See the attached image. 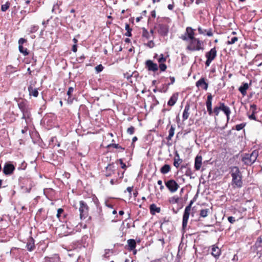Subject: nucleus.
Segmentation results:
<instances>
[{
	"mask_svg": "<svg viewBox=\"0 0 262 262\" xmlns=\"http://www.w3.org/2000/svg\"><path fill=\"white\" fill-rule=\"evenodd\" d=\"M189 110L190 105L189 104H187L185 106V108L183 113L182 117L183 121L186 120L188 118L189 115Z\"/></svg>",
	"mask_w": 262,
	"mask_h": 262,
	"instance_id": "22",
	"label": "nucleus"
},
{
	"mask_svg": "<svg viewBox=\"0 0 262 262\" xmlns=\"http://www.w3.org/2000/svg\"><path fill=\"white\" fill-rule=\"evenodd\" d=\"M155 28L157 29L158 33L162 36H166L169 31V27L166 24H158L155 26Z\"/></svg>",
	"mask_w": 262,
	"mask_h": 262,
	"instance_id": "5",
	"label": "nucleus"
},
{
	"mask_svg": "<svg viewBox=\"0 0 262 262\" xmlns=\"http://www.w3.org/2000/svg\"><path fill=\"white\" fill-rule=\"evenodd\" d=\"M145 67L150 71L155 72L158 70L157 64L154 63L151 60L146 61Z\"/></svg>",
	"mask_w": 262,
	"mask_h": 262,
	"instance_id": "11",
	"label": "nucleus"
},
{
	"mask_svg": "<svg viewBox=\"0 0 262 262\" xmlns=\"http://www.w3.org/2000/svg\"><path fill=\"white\" fill-rule=\"evenodd\" d=\"M186 49L191 51L204 50L203 42L196 38L191 39Z\"/></svg>",
	"mask_w": 262,
	"mask_h": 262,
	"instance_id": "2",
	"label": "nucleus"
},
{
	"mask_svg": "<svg viewBox=\"0 0 262 262\" xmlns=\"http://www.w3.org/2000/svg\"><path fill=\"white\" fill-rule=\"evenodd\" d=\"M150 213L152 214H155V212L159 213L160 212V208L157 207L155 204H152L149 206Z\"/></svg>",
	"mask_w": 262,
	"mask_h": 262,
	"instance_id": "23",
	"label": "nucleus"
},
{
	"mask_svg": "<svg viewBox=\"0 0 262 262\" xmlns=\"http://www.w3.org/2000/svg\"><path fill=\"white\" fill-rule=\"evenodd\" d=\"M133 187H128L126 189V190L129 192L130 195L132 194V191L133 190Z\"/></svg>",
	"mask_w": 262,
	"mask_h": 262,
	"instance_id": "61",
	"label": "nucleus"
},
{
	"mask_svg": "<svg viewBox=\"0 0 262 262\" xmlns=\"http://www.w3.org/2000/svg\"><path fill=\"white\" fill-rule=\"evenodd\" d=\"M125 30H126V32L125 33V35L126 36H132V33L131 31L132 29L130 28L129 25L128 24H125Z\"/></svg>",
	"mask_w": 262,
	"mask_h": 262,
	"instance_id": "32",
	"label": "nucleus"
},
{
	"mask_svg": "<svg viewBox=\"0 0 262 262\" xmlns=\"http://www.w3.org/2000/svg\"><path fill=\"white\" fill-rule=\"evenodd\" d=\"M127 244L130 250H133L135 249L136 246V241L133 239H130L127 241Z\"/></svg>",
	"mask_w": 262,
	"mask_h": 262,
	"instance_id": "27",
	"label": "nucleus"
},
{
	"mask_svg": "<svg viewBox=\"0 0 262 262\" xmlns=\"http://www.w3.org/2000/svg\"><path fill=\"white\" fill-rule=\"evenodd\" d=\"M143 35L147 38H148V32L146 30L143 32Z\"/></svg>",
	"mask_w": 262,
	"mask_h": 262,
	"instance_id": "63",
	"label": "nucleus"
},
{
	"mask_svg": "<svg viewBox=\"0 0 262 262\" xmlns=\"http://www.w3.org/2000/svg\"><path fill=\"white\" fill-rule=\"evenodd\" d=\"M181 38L183 40H189V38H188V36H187V35H186V33H185L184 35H182L181 36Z\"/></svg>",
	"mask_w": 262,
	"mask_h": 262,
	"instance_id": "56",
	"label": "nucleus"
},
{
	"mask_svg": "<svg viewBox=\"0 0 262 262\" xmlns=\"http://www.w3.org/2000/svg\"><path fill=\"white\" fill-rule=\"evenodd\" d=\"M242 161L247 165H251L254 162V160L252 161V159L249 154H246L243 156Z\"/></svg>",
	"mask_w": 262,
	"mask_h": 262,
	"instance_id": "14",
	"label": "nucleus"
},
{
	"mask_svg": "<svg viewBox=\"0 0 262 262\" xmlns=\"http://www.w3.org/2000/svg\"><path fill=\"white\" fill-rule=\"evenodd\" d=\"M165 185L168 190L172 193L176 192L179 186L174 180H170L165 182Z\"/></svg>",
	"mask_w": 262,
	"mask_h": 262,
	"instance_id": "6",
	"label": "nucleus"
},
{
	"mask_svg": "<svg viewBox=\"0 0 262 262\" xmlns=\"http://www.w3.org/2000/svg\"><path fill=\"white\" fill-rule=\"evenodd\" d=\"M14 170V166L12 164L8 162L6 163L4 166L3 172L6 175H10L13 173Z\"/></svg>",
	"mask_w": 262,
	"mask_h": 262,
	"instance_id": "9",
	"label": "nucleus"
},
{
	"mask_svg": "<svg viewBox=\"0 0 262 262\" xmlns=\"http://www.w3.org/2000/svg\"><path fill=\"white\" fill-rule=\"evenodd\" d=\"M221 111L220 105L219 106H215L213 108V113L215 116H217L219 114L220 111Z\"/></svg>",
	"mask_w": 262,
	"mask_h": 262,
	"instance_id": "39",
	"label": "nucleus"
},
{
	"mask_svg": "<svg viewBox=\"0 0 262 262\" xmlns=\"http://www.w3.org/2000/svg\"><path fill=\"white\" fill-rule=\"evenodd\" d=\"M171 169V167L168 164L164 165L160 169V172L162 174H166L169 172Z\"/></svg>",
	"mask_w": 262,
	"mask_h": 262,
	"instance_id": "24",
	"label": "nucleus"
},
{
	"mask_svg": "<svg viewBox=\"0 0 262 262\" xmlns=\"http://www.w3.org/2000/svg\"><path fill=\"white\" fill-rule=\"evenodd\" d=\"M135 128L134 126H130L127 129V133L130 135H133L134 133Z\"/></svg>",
	"mask_w": 262,
	"mask_h": 262,
	"instance_id": "41",
	"label": "nucleus"
},
{
	"mask_svg": "<svg viewBox=\"0 0 262 262\" xmlns=\"http://www.w3.org/2000/svg\"><path fill=\"white\" fill-rule=\"evenodd\" d=\"M203 3V0H196L195 4L198 5Z\"/></svg>",
	"mask_w": 262,
	"mask_h": 262,
	"instance_id": "64",
	"label": "nucleus"
},
{
	"mask_svg": "<svg viewBox=\"0 0 262 262\" xmlns=\"http://www.w3.org/2000/svg\"><path fill=\"white\" fill-rule=\"evenodd\" d=\"M194 30L191 27H187L186 29V35L188 36L189 40L194 38Z\"/></svg>",
	"mask_w": 262,
	"mask_h": 262,
	"instance_id": "20",
	"label": "nucleus"
},
{
	"mask_svg": "<svg viewBox=\"0 0 262 262\" xmlns=\"http://www.w3.org/2000/svg\"><path fill=\"white\" fill-rule=\"evenodd\" d=\"M196 86L198 88L201 87L205 90H207L208 84L205 82L204 78H201L196 82Z\"/></svg>",
	"mask_w": 262,
	"mask_h": 262,
	"instance_id": "16",
	"label": "nucleus"
},
{
	"mask_svg": "<svg viewBox=\"0 0 262 262\" xmlns=\"http://www.w3.org/2000/svg\"><path fill=\"white\" fill-rule=\"evenodd\" d=\"M206 35L208 36H211L213 35V33L210 29L208 30V31L206 30Z\"/></svg>",
	"mask_w": 262,
	"mask_h": 262,
	"instance_id": "59",
	"label": "nucleus"
},
{
	"mask_svg": "<svg viewBox=\"0 0 262 262\" xmlns=\"http://www.w3.org/2000/svg\"><path fill=\"white\" fill-rule=\"evenodd\" d=\"M211 254L215 258H218L221 255V250L215 245H213L211 248Z\"/></svg>",
	"mask_w": 262,
	"mask_h": 262,
	"instance_id": "19",
	"label": "nucleus"
},
{
	"mask_svg": "<svg viewBox=\"0 0 262 262\" xmlns=\"http://www.w3.org/2000/svg\"><path fill=\"white\" fill-rule=\"evenodd\" d=\"M38 29V27L37 26H33L30 28V32L31 33H34L37 31V30Z\"/></svg>",
	"mask_w": 262,
	"mask_h": 262,
	"instance_id": "45",
	"label": "nucleus"
},
{
	"mask_svg": "<svg viewBox=\"0 0 262 262\" xmlns=\"http://www.w3.org/2000/svg\"><path fill=\"white\" fill-rule=\"evenodd\" d=\"M18 49L19 52L23 54L24 55L26 56L29 54L27 49L24 48V47L21 45L18 46Z\"/></svg>",
	"mask_w": 262,
	"mask_h": 262,
	"instance_id": "30",
	"label": "nucleus"
},
{
	"mask_svg": "<svg viewBox=\"0 0 262 262\" xmlns=\"http://www.w3.org/2000/svg\"><path fill=\"white\" fill-rule=\"evenodd\" d=\"M158 61L160 63H163L166 61V58L164 57L163 54H161L160 57L157 59Z\"/></svg>",
	"mask_w": 262,
	"mask_h": 262,
	"instance_id": "38",
	"label": "nucleus"
},
{
	"mask_svg": "<svg viewBox=\"0 0 262 262\" xmlns=\"http://www.w3.org/2000/svg\"><path fill=\"white\" fill-rule=\"evenodd\" d=\"M228 220L231 224H233L235 222V218L233 216H229L228 217Z\"/></svg>",
	"mask_w": 262,
	"mask_h": 262,
	"instance_id": "51",
	"label": "nucleus"
},
{
	"mask_svg": "<svg viewBox=\"0 0 262 262\" xmlns=\"http://www.w3.org/2000/svg\"><path fill=\"white\" fill-rule=\"evenodd\" d=\"M103 68L102 64H99L95 67V70L97 73H99L103 70Z\"/></svg>",
	"mask_w": 262,
	"mask_h": 262,
	"instance_id": "42",
	"label": "nucleus"
},
{
	"mask_svg": "<svg viewBox=\"0 0 262 262\" xmlns=\"http://www.w3.org/2000/svg\"><path fill=\"white\" fill-rule=\"evenodd\" d=\"M232 185L233 188H241L243 186L242 175L239 168L233 167L231 168Z\"/></svg>",
	"mask_w": 262,
	"mask_h": 262,
	"instance_id": "1",
	"label": "nucleus"
},
{
	"mask_svg": "<svg viewBox=\"0 0 262 262\" xmlns=\"http://www.w3.org/2000/svg\"><path fill=\"white\" fill-rule=\"evenodd\" d=\"M202 157L201 155H198L195 158L194 168L195 170H199L202 166Z\"/></svg>",
	"mask_w": 262,
	"mask_h": 262,
	"instance_id": "17",
	"label": "nucleus"
},
{
	"mask_svg": "<svg viewBox=\"0 0 262 262\" xmlns=\"http://www.w3.org/2000/svg\"><path fill=\"white\" fill-rule=\"evenodd\" d=\"M89 207L87 204L83 201L79 202V211L80 212V217L81 219H84L89 215Z\"/></svg>",
	"mask_w": 262,
	"mask_h": 262,
	"instance_id": "3",
	"label": "nucleus"
},
{
	"mask_svg": "<svg viewBox=\"0 0 262 262\" xmlns=\"http://www.w3.org/2000/svg\"><path fill=\"white\" fill-rule=\"evenodd\" d=\"M190 212L189 207H186L183 216L182 227L183 229L185 228L187 226Z\"/></svg>",
	"mask_w": 262,
	"mask_h": 262,
	"instance_id": "10",
	"label": "nucleus"
},
{
	"mask_svg": "<svg viewBox=\"0 0 262 262\" xmlns=\"http://www.w3.org/2000/svg\"><path fill=\"white\" fill-rule=\"evenodd\" d=\"M93 201H94V202L96 204V205L97 206H98V204H99V202H98V199L97 198H96L95 196H94L93 198Z\"/></svg>",
	"mask_w": 262,
	"mask_h": 262,
	"instance_id": "57",
	"label": "nucleus"
},
{
	"mask_svg": "<svg viewBox=\"0 0 262 262\" xmlns=\"http://www.w3.org/2000/svg\"><path fill=\"white\" fill-rule=\"evenodd\" d=\"M63 212V210L61 208H59L57 210V217L58 218H59V217L60 216V215L61 213H62Z\"/></svg>",
	"mask_w": 262,
	"mask_h": 262,
	"instance_id": "49",
	"label": "nucleus"
},
{
	"mask_svg": "<svg viewBox=\"0 0 262 262\" xmlns=\"http://www.w3.org/2000/svg\"><path fill=\"white\" fill-rule=\"evenodd\" d=\"M147 46L148 47H149V48H151L154 47L155 43L154 42V41L152 40H150L148 42V43H147Z\"/></svg>",
	"mask_w": 262,
	"mask_h": 262,
	"instance_id": "50",
	"label": "nucleus"
},
{
	"mask_svg": "<svg viewBox=\"0 0 262 262\" xmlns=\"http://www.w3.org/2000/svg\"><path fill=\"white\" fill-rule=\"evenodd\" d=\"M26 247L29 251H32L34 249L35 246L33 238H31L27 244Z\"/></svg>",
	"mask_w": 262,
	"mask_h": 262,
	"instance_id": "26",
	"label": "nucleus"
},
{
	"mask_svg": "<svg viewBox=\"0 0 262 262\" xmlns=\"http://www.w3.org/2000/svg\"><path fill=\"white\" fill-rule=\"evenodd\" d=\"M198 31L200 34H204L206 32V30L203 29L201 27H199L198 28Z\"/></svg>",
	"mask_w": 262,
	"mask_h": 262,
	"instance_id": "52",
	"label": "nucleus"
},
{
	"mask_svg": "<svg viewBox=\"0 0 262 262\" xmlns=\"http://www.w3.org/2000/svg\"><path fill=\"white\" fill-rule=\"evenodd\" d=\"M170 83H168V85H170V84H172L174 81H175V78L174 77H170Z\"/></svg>",
	"mask_w": 262,
	"mask_h": 262,
	"instance_id": "55",
	"label": "nucleus"
},
{
	"mask_svg": "<svg viewBox=\"0 0 262 262\" xmlns=\"http://www.w3.org/2000/svg\"><path fill=\"white\" fill-rule=\"evenodd\" d=\"M217 55V51L215 48H212L209 52H207L205 56L207 60L205 62V65L209 67L211 62L215 58Z\"/></svg>",
	"mask_w": 262,
	"mask_h": 262,
	"instance_id": "4",
	"label": "nucleus"
},
{
	"mask_svg": "<svg viewBox=\"0 0 262 262\" xmlns=\"http://www.w3.org/2000/svg\"><path fill=\"white\" fill-rule=\"evenodd\" d=\"M238 40V38L237 37H233L230 38V39L228 40L227 41V44L232 45L234 43Z\"/></svg>",
	"mask_w": 262,
	"mask_h": 262,
	"instance_id": "36",
	"label": "nucleus"
},
{
	"mask_svg": "<svg viewBox=\"0 0 262 262\" xmlns=\"http://www.w3.org/2000/svg\"><path fill=\"white\" fill-rule=\"evenodd\" d=\"M245 125H246V123H241V124L236 125L235 126V128L236 130H240L242 129L245 127Z\"/></svg>",
	"mask_w": 262,
	"mask_h": 262,
	"instance_id": "40",
	"label": "nucleus"
},
{
	"mask_svg": "<svg viewBox=\"0 0 262 262\" xmlns=\"http://www.w3.org/2000/svg\"><path fill=\"white\" fill-rule=\"evenodd\" d=\"M185 174L187 176L189 177L190 178H194V177L192 176L193 172H192L191 169L189 168H187V169L185 171Z\"/></svg>",
	"mask_w": 262,
	"mask_h": 262,
	"instance_id": "37",
	"label": "nucleus"
},
{
	"mask_svg": "<svg viewBox=\"0 0 262 262\" xmlns=\"http://www.w3.org/2000/svg\"><path fill=\"white\" fill-rule=\"evenodd\" d=\"M249 88L248 84L247 83H245L243 85L241 86L239 88V91L242 93L243 96H245L246 94V91Z\"/></svg>",
	"mask_w": 262,
	"mask_h": 262,
	"instance_id": "25",
	"label": "nucleus"
},
{
	"mask_svg": "<svg viewBox=\"0 0 262 262\" xmlns=\"http://www.w3.org/2000/svg\"><path fill=\"white\" fill-rule=\"evenodd\" d=\"M261 244L262 238L260 237H258L254 245L252 247V249L256 252L257 254H258L261 251Z\"/></svg>",
	"mask_w": 262,
	"mask_h": 262,
	"instance_id": "13",
	"label": "nucleus"
},
{
	"mask_svg": "<svg viewBox=\"0 0 262 262\" xmlns=\"http://www.w3.org/2000/svg\"><path fill=\"white\" fill-rule=\"evenodd\" d=\"M72 51L74 52H77V45H74L72 47Z\"/></svg>",
	"mask_w": 262,
	"mask_h": 262,
	"instance_id": "62",
	"label": "nucleus"
},
{
	"mask_svg": "<svg viewBox=\"0 0 262 262\" xmlns=\"http://www.w3.org/2000/svg\"><path fill=\"white\" fill-rule=\"evenodd\" d=\"M95 220L98 223H102L104 221L103 213L101 208H99L97 211V214L94 216Z\"/></svg>",
	"mask_w": 262,
	"mask_h": 262,
	"instance_id": "18",
	"label": "nucleus"
},
{
	"mask_svg": "<svg viewBox=\"0 0 262 262\" xmlns=\"http://www.w3.org/2000/svg\"><path fill=\"white\" fill-rule=\"evenodd\" d=\"M118 161L119 162V163L121 165V168L122 169H125L126 168V166L125 164L123 162L122 159H120L118 160Z\"/></svg>",
	"mask_w": 262,
	"mask_h": 262,
	"instance_id": "46",
	"label": "nucleus"
},
{
	"mask_svg": "<svg viewBox=\"0 0 262 262\" xmlns=\"http://www.w3.org/2000/svg\"><path fill=\"white\" fill-rule=\"evenodd\" d=\"M10 7V3L7 2L5 4L2 5L1 7V10L2 11H6Z\"/></svg>",
	"mask_w": 262,
	"mask_h": 262,
	"instance_id": "35",
	"label": "nucleus"
},
{
	"mask_svg": "<svg viewBox=\"0 0 262 262\" xmlns=\"http://www.w3.org/2000/svg\"><path fill=\"white\" fill-rule=\"evenodd\" d=\"M159 68L161 71H165L167 68V66L165 63H160Z\"/></svg>",
	"mask_w": 262,
	"mask_h": 262,
	"instance_id": "43",
	"label": "nucleus"
},
{
	"mask_svg": "<svg viewBox=\"0 0 262 262\" xmlns=\"http://www.w3.org/2000/svg\"><path fill=\"white\" fill-rule=\"evenodd\" d=\"M74 91V88L73 87H70L68 89L67 95L69 96V98H70L72 94Z\"/></svg>",
	"mask_w": 262,
	"mask_h": 262,
	"instance_id": "44",
	"label": "nucleus"
},
{
	"mask_svg": "<svg viewBox=\"0 0 262 262\" xmlns=\"http://www.w3.org/2000/svg\"><path fill=\"white\" fill-rule=\"evenodd\" d=\"M212 96L211 95V94H208V95L207 96V101H212Z\"/></svg>",
	"mask_w": 262,
	"mask_h": 262,
	"instance_id": "60",
	"label": "nucleus"
},
{
	"mask_svg": "<svg viewBox=\"0 0 262 262\" xmlns=\"http://www.w3.org/2000/svg\"><path fill=\"white\" fill-rule=\"evenodd\" d=\"M209 212V209H202L200 212V215L201 217H205L207 216L208 212Z\"/></svg>",
	"mask_w": 262,
	"mask_h": 262,
	"instance_id": "31",
	"label": "nucleus"
},
{
	"mask_svg": "<svg viewBox=\"0 0 262 262\" xmlns=\"http://www.w3.org/2000/svg\"><path fill=\"white\" fill-rule=\"evenodd\" d=\"M207 112H208V114L209 115H212L213 113V110L212 109V107H208L207 108Z\"/></svg>",
	"mask_w": 262,
	"mask_h": 262,
	"instance_id": "53",
	"label": "nucleus"
},
{
	"mask_svg": "<svg viewBox=\"0 0 262 262\" xmlns=\"http://www.w3.org/2000/svg\"><path fill=\"white\" fill-rule=\"evenodd\" d=\"M182 162V160L180 158V156L177 151L175 153V156L174 158L173 165L178 168L179 167L180 164Z\"/></svg>",
	"mask_w": 262,
	"mask_h": 262,
	"instance_id": "21",
	"label": "nucleus"
},
{
	"mask_svg": "<svg viewBox=\"0 0 262 262\" xmlns=\"http://www.w3.org/2000/svg\"><path fill=\"white\" fill-rule=\"evenodd\" d=\"M112 146L113 147H114V148H119V149H121L122 150H124V148L123 147H122L121 146H120L118 144H113L112 145Z\"/></svg>",
	"mask_w": 262,
	"mask_h": 262,
	"instance_id": "48",
	"label": "nucleus"
},
{
	"mask_svg": "<svg viewBox=\"0 0 262 262\" xmlns=\"http://www.w3.org/2000/svg\"><path fill=\"white\" fill-rule=\"evenodd\" d=\"M179 200L178 196H174L169 198V201L170 203L176 204L178 203Z\"/></svg>",
	"mask_w": 262,
	"mask_h": 262,
	"instance_id": "34",
	"label": "nucleus"
},
{
	"mask_svg": "<svg viewBox=\"0 0 262 262\" xmlns=\"http://www.w3.org/2000/svg\"><path fill=\"white\" fill-rule=\"evenodd\" d=\"M175 127L171 125L170 128L169 130V135L166 138L167 140H170L172 137L173 136L174 134Z\"/></svg>",
	"mask_w": 262,
	"mask_h": 262,
	"instance_id": "29",
	"label": "nucleus"
},
{
	"mask_svg": "<svg viewBox=\"0 0 262 262\" xmlns=\"http://www.w3.org/2000/svg\"><path fill=\"white\" fill-rule=\"evenodd\" d=\"M249 155L251 157L252 161L254 160L255 162L258 156V152L257 150H254Z\"/></svg>",
	"mask_w": 262,
	"mask_h": 262,
	"instance_id": "33",
	"label": "nucleus"
},
{
	"mask_svg": "<svg viewBox=\"0 0 262 262\" xmlns=\"http://www.w3.org/2000/svg\"><path fill=\"white\" fill-rule=\"evenodd\" d=\"M177 96L176 95H173L168 101V105L169 106H173L176 103L177 100Z\"/></svg>",
	"mask_w": 262,
	"mask_h": 262,
	"instance_id": "28",
	"label": "nucleus"
},
{
	"mask_svg": "<svg viewBox=\"0 0 262 262\" xmlns=\"http://www.w3.org/2000/svg\"><path fill=\"white\" fill-rule=\"evenodd\" d=\"M249 112H251V114L248 115V118L250 120H256V118L255 116V114L258 112L256 105L254 104H251L250 106Z\"/></svg>",
	"mask_w": 262,
	"mask_h": 262,
	"instance_id": "12",
	"label": "nucleus"
},
{
	"mask_svg": "<svg viewBox=\"0 0 262 262\" xmlns=\"http://www.w3.org/2000/svg\"><path fill=\"white\" fill-rule=\"evenodd\" d=\"M206 105L207 108L209 107H212V101H206Z\"/></svg>",
	"mask_w": 262,
	"mask_h": 262,
	"instance_id": "58",
	"label": "nucleus"
},
{
	"mask_svg": "<svg viewBox=\"0 0 262 262\" xmlns=\"http://www.w3.org/2000/svg\"><path fill=\"white\" fill-rule=\"evenodd\" d=\"M27 42V40L23 38H20L19 40H18V44H19V46H23V44L26 42Z\"/></svg>",
	"mask_w": 262,
	"mask_h": 262,
	"instance_id": "47",
	"label": "nucleus"
},
{
	"mask_svg": "<svg viewBox=\"0 0 262 262\" xmlns=\"http://www.w3.org/2000/svg\"><path fill=\"white\" fill-rule=\"evenodd\" d=\"M36 83L35 81H31L30 82V85L28 86V91L30 96H33L37 97L38 95V92L37 89L34 88Z\"/></svg>",
	"mask_w": 262,
	"mask_h": 262,
	"instance_id": "8",
	"label": "nucleus"
},
{
	"mask_svg": "<svg viewBox=\"0 0 262 262\" xmlns=\"http://www.w3.org/2000/svg\"><path fill=\"white\" fill-rule=\"evenodd\" d=\"M20 110L23 113L22 119H26L28 118L30 116V112L28 107H27L24 102H20L18 104Z\"/></svg>",
	"mask_w": 262,
	"mask_h": 262,
	"instance_id": "7",
	"label": "nucleus"
},
{
	"mask_svg": "<svg viewBox=\"0 0 262 262\" xmlns=\"http://www.w3.org/2000/svg\"><path fill=\"white\" fill-rule=\"evenodd\" d=\"M158 184L160 186V190H163L164 188V186L162 185V181L161 180L158 181Z\"/></svg>",
	"mask_w": 262,
	"mask_h": 262,
	"instance_id": "54",
	"label": "nucleus"
},
{
	"mask_svg": "<svg viewBox=\"0 0 262 262\" xmlns=\"http://www.w3.org/2000/svg\"><path fill=\"white\" fill-rule=\"evenodd\" d=\"M219 104L221 110L224 112L227 116V120H228L229 119V115L231 113L230 108L228 106H226L224 103L221 102Z\"/></svg>",
	"mask_w": 262,
	"mask_h": 262,
	"instance_id": "15",
	"label": "nucleus"
}]
</instances>
